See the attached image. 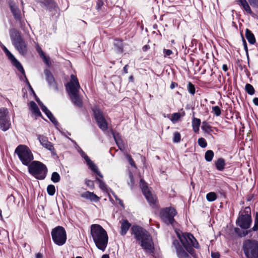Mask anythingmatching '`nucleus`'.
Returning a JSON list of instances; mask_svg holds the SVG:
<instances>
[{"mask_svg":"<svg viewBox=\"0 0 258 258\" xmlns=\"http://www.w3.org/2000/svg\"><path fill=\"white\" fill-rule=\"evenodd\" d=\"M242 249L246 258H258V242L246 239L243 242Z\"/></svg>","mask_w":258,"mask_h":258,"instance_id":"6e6552de","label":"nucleus"},{"mask_svg":"<svg viewBox=\"0 0 258 258\" xmlns=\"http://www.w3.org/2000/svg\"><path fill=\"white\" fill-rule=\"evenodd\" d=\"M79 152L82 157H83L87 162V161H89L90 159L89 157L86 154V153L83 151L81 149L80 150Z\"/></svg>","mask_w":258,"mask_h":258,"instance_id":"de8ad7c7","label":"nucleus"},{"mask_svg":"<svg viewBox=\"0 0 258 258\" xmlns=\"http://www.w3.org/2000/svg\"><path fill=\"white\" fill-rule=\"evenodd\" d=\"M251 223L250 209L249 207H246L245 210L239 216L237 224L241 228L246 229L249 228Z\"/></svg>","mask_w":258,"mask_h":258,"instance_id":"9d476101","label":"nucleus"},{"mask_svg":"<svg viewBox=\"0 0 258 258\" xmlns=\"http://www.w3.org/2000/svg\"><path fill=\"white\" fill-rule=\"evenodd\" d=\"M252 230L254 231L258 230V213H256L254 218V225L252 228Z\"/></svg>","mask_w":258,"mask_h":258,"instance_id":"c03bdc74","label":"nucleus"},{"mask_svg":"<svg viewBox=\"0 0 258 258\" xmlns=\"http://www.w3.org/2000/svg\"><path fill=\"white\" fill-rule=\"evenodd\" d=\"M113 137L118 146L119 149L120 150H123L124 148V144L123 143V142L120 138L119 135L118 134H115L113 132L112 133Z\"/></svg>","mask_w":258,"mask_h":258,"instance_id":"393cba45","label":"nucleus"},{"mask_svg":"<svg viewBox=\"0 0 258 258\" xmlns=\"http://www.w3.org/2000/svg\"><path fill=\"white\" fill-rule=\"evenodd\" d=\"M188 91L191 94L194 95L195 93V86L191 83L188 82L187 85Z\"/></svg>","mask_w":258,"mask_h":258,"instance_id":"37998d69","label":"nucleus"},{"mask_svg":"<svg viewBox=\"0 0 258 258\" xmlns=\"http://www.w3.org/2000/svg\"><path fill=\"white\" fill-rule=\"evenodd\" d=\"M198 144L202 148H205L207 146V143L206 140L203 138H201L198 139Z\"/></svg>","mask_w":258,"mask_h":258,"instance_id":"79ce46f5","label":"nucleus"},{"mask_svg":"<svg viewBox=\"0 0 258 258\" xmlns=\"http://www.w3.org/2000/svg\"><path fill=\"white\" fill-rule=\"evenodd\" d=\"M214 154L213 151L212 150H208L206 152L205 155V160L207 162H211L214 157Z\"/></svg>","mask_w":258,"mask_h":258,"instance_id":"7c9ffc66","label":"nucleus"},{"mask_svg":"<svg viewBox=\"0 0 258 258\" xmlns=\"http://www.w3.org/2000/svg\"><path fill=\"white\" fill-rule=\"evenodd\" d=\"M222 69L223 70V71H224L225 72H226L228 70V68H227V66L226 64H223V66H222Z\"/></svg>","mask_w":258,"mask_h":258,"instance_id":"338daca9","label":"nucleus"},{"mask_svg":"<svg viewBox=\"0 0 258 258\" xmlns=\"http://www.w3.org/2000/svg\"><path fill=\"white\" fill-rule=\"evenodd\" d=\"M242 41H243V46H244V48L245 51L246 52H247L248 48H247V44H246V41L244 40L243 37H242Z\"/></svg>","mask_w":258,"mask_h":258,"instance_id":"13d9d810","label":"nucleus"},{"mask_svg":"<svg viewBox=\"0 0 258 258\" xmlns=\"http://www.w3.org/2000/svg\"><path fill=\"white\" fill-rule=\"evenodd\" d=\"M250 5L253 7L258 8V0H248Z\"/></svg>","mask_w":258,"mask_h":258,"instance_id":"3c124183","label":"nucleus"},{"mask_svg":"<svg viewBox=\"0 0 258 258\" xmlns=\"http://www.w3.org/2000/svg\"><path fill=\"white\" fill-rule=\"evenodd\" d=\"M44 73L46 76V80L48 82L50 87L53 88L55 90H57L58 88L55 81L54 78L52 73L48 69H45L44 71Z\"/></svg>","mask_w":258,"mask_h":258,"instance_id":"a211bd4d","label":"nucleus"},{"mask_svg":"<svg viewBox=\"0 0 258 258\" xmlns=\"http://www.w3.org/2000/svg\"><path fill=\"white\" fill-rule=\"evenodd\" d=\"M140 186L142 189V192L146 197V199L150 205H154L156 202V198L151 192L147 186V184L143 179H141Z\"/></svg>","mask_w":258,"mask_h":258,"instance_id":"4468645a","label":"nucleus"},{"mask_svg":"<svg viewBox=\"0 0 258 258\" xmlns=\"http://www.w3.org/2000/svg\"><path fill=\"white\" fill-rule=\"evenodd\" d=\"M238 5L243 8V9L248 14H252V12L246 0H236Z\"/></svg>","mask_w":258,"mask_h":258,"instance_id":"5701e85b","label":"nucleus"},{"mask_svg":"<svg viewBox=\"0 0 258 258\" xmlns=\"http://www.w3.org/2000/svg\"><path fill=\"white\" fill-rule=\"evenodd\" d=\"M173 245L176 249V254L178 258H191L189 254L183 249L178 240H174Z\"/></svg>","mask_w":258,"mask_h":258,"instance_id":"f3484780","label":"nucleus"},{"mask_svg":"<svg viewBox=\"0 0 258 258\" xmlns=\"http://www.w3.org/2000/svg\"><path fill=\"white\" fill-rule=\"evenodd\" d=\"M245 89L246 92L250 95H253L254 93V89L250 84H246L245 85Z\"/></svg>","mask_w":258,"mask_h":258,"instance_id":"473e14b6","label":"nucleus"},{"mask_svg":"<svg viewBox=\"0 0 258 258\" xmlns=\"http://www.w3.org/2000/svg\"><path fill=\"white\" fill-rule=\"evenodd\" d=\"M212 112L217 116H219L221 114V110L220 108L218 106H213L212 108Z\"/></svg>","mask_w":258,"mask_h":258,"instance_id":"4c0bfd02","label":"nucleus"},{"mask_svg":"<svg viewBox=\"0 0 258 258\" xmlns=\"http://www.w3.org/2000/svg\"><path fill=\"white\" fill-rule=\"evenodd\" d=\"M211 126L206 121L202 122V129L205 132L209 133L211 131Z\"/></svg>","mask_w":258,"mask_h":258,"instance_id":"e433bc0d","label":"nucleus"},{"mask_svg":"<svg viewBox=\"0 0 258 258\" xmlns=\"http://www.w3.org/2000/svg\"><path fill=\"white\" fill-rule=\"evenodd\" d=\"M37 50L38 52L39 53L40 56H42V55L43 56L44 54H45L41 48L38 47L37 48Z\"/></svg>","mask_w":258,"mask_h":258,"instance_id":"bf43d9fd","label":"nucleus"},{"mask_svg":"<svg viewBox=\"0 0 258 258\" xmlns=\"http://www.w3.org/2000/svg\"><path fill=\"white\" fill-rule=\"evenodd\" d=\"M114 45L115 47L116 50L118 52H122L123 51V44L122 40L119 39H115Z\"/></svg>","mask_w":258,"mask_h":258,"instance_id":"c756f323","label":"nucleus"},{"mask_svg":"<svg viewBox=\"0 0 258 258\" xmlns=\"http://www.w3.org/2000/svg\"><path fill=\"white\" fill-rule=\"evenodd\" d=\"M96 179L99 183V186L100 189L103 190H107V186L105 182L97 177L96 178Z\"/></svg>","mask_w":258,"mask_h":258,"instance_id":"ea45409f","label":"nucleus"},{"mask_svg":"<svg viewBox=\"0 0 258 258\" xmlns=\"http://www.w3.org/2000/svg\"><path fill=\"white\" fill-rule=\"evenodd\" d=\"M131 230L132 234L142 248L147 252L153 253L154 249V243L149 233L146 230L139 226H133Z\"/></svg>","mask_w":258,"mask_h":258,"instance_id":"f257e3e1","label":"nucleus"},{"mask_svg":"<svg viewBox=\"0 0 258 258\" xmlns=\"http://www.w3.org/2000/svg\"><path fill=\"white\" fill-rule=\"evenodd\" d=\"M217 196L215 192H210L206 195V199L209 202H213L217 199Z\"/></svg>","mask_w":258,"mask_h":258,"instance_id":"2f4dec72","label":"nucleus"},{"mask_svg":"<svg viewBox=\"0 0 258 258\" xmlns=\"http://www.w3.org/2000/svg\"><path fill=\"white\" fill-rule=\"evenodd\" d=\"M6 55L7 56L8 58L11 61V62L13 64V65L15 66L18 69V70L20 71L24 76L26 80L27 83L29 85L30 88L32 89V88L28 80L26 78L25 74V71L20 62L14 57V56L11 53L10 51L7 53H6Z\"/></svg>","mask_w":258,"mask_h":258,"instance_id":"2eb2a0df","label":"nucleus"},{"mask_svg":"<svg viewBox=\"0 0 258 258\" xmlns=\"http://www.w3.org/2000/svg\"><path fill=\"white\" fill-rule=\"evenodd\" d=\"M120 222L121 223L120 234L122 236H124L126 234L127 231L131 226V224L127 220H122Z\"/></svg>","mask_w":258,"mask_h":258,"instance_id":"6ab92c4d","label":"nucleus"},{"mask_svg":"<svg viewBox=\"0 0 258 258\" xmlns=\"http://www.w3.org/2000/svg\"><path fill=\"white\" fill-rule=\"evenodd\" d=\"M91 234L96 247L104 251L108 241L107 232L100 225L92 224L91 226Z\"/></svg>","mask_w":258,"mask_h":258,"instance_id":"f03ea898","label":"nucleus"},{"mask_svg":"<svg viewBox=\"0 0 258 258\" xmlns=\"http://www.w3.org/2000/svg\"><path fill=\"white\" fill-rule=\"evenodd\" d=\"M245 37L250 44H253L255 42L254 35L248 29L245 30Z\"/></svg>","mask_w":258,"mask_h":258,"instance_id":"bb28decb","label":"nucleus"},{"mask_svg":"<svg viewBox=\"0 0 258 258\" xmlns=\"http://www.w3.org/2000/svg\"><path fill=\"white\" fill-rule=\"evenodd\" d=\"M253 102L255 105L258 106V98L255 97L253 98Z\"/></svg>","mask_w":258,"mask_h":258,"instance_id":"e2e57ef3","label":"nucleus"},{"mask_svg":"<svg viewBox=\"0 0 258 258\" xmlns=\"http://www.w3.org/2000/svg\"><path fill=\"white\" fill-rule=\"evenodd\" d=\"M30 109L32 112V113L36 116H41V113L40 111L39 108L38 107L37 104L34 101H31L30 103Z\"/></svg>","mask_w":258,"mask_h":258,"instance_id":"b1692460","label":"nucleus"},{"mask_svg":"<svg viewBox=\"0 0 258 258\" xmlns=\"http://www.w3.org/2000/svg\"><path fill=\"white\" fill-rule=\"evenodd\" d=\"M130 181L128 182V184L131 186V188L133 187L134 184V179L133 173L130 171L129 173Z\"/></svg>","mask_w":258,"mask_h":258,"instance_id":"a18cd8bd","label":"nucleus"},{"mask_svg":"<svg viewBox=\"0 0 258 258\" xmlns=\"http://www.w3.org/2000/svg\"><path fill=\"white\" fill-rule=\"evenodd\" d=\"M37 102L40 105L42 110L45 113L46 115H48V114H50V111L47 109V108L40 101V100H36Z\"/></svg>","mask_w":258,"mask_h":258,"instance_id":"72a5a7b5","label":"nucleus"},{"mask_svg":"<svg viewBox=\"0 0 258 258\" xmlns=\"http://www.w3.org/2000/svg\"><path fill=\"white\" fill-rule=\"evenodd\" d=\"M9 111L6 108H0V127L3 131L9 129L11 126Z\"/></svg>","mask_w":258,"mask_h":258,"instance_id":"ddd939ff","label":"nucleus"},{"mask_svg":"<svg viewBox=\"0 0 258 258\" xmlns=\"http://www.w3.org/2000/svg\"><path fill=\"white\" fill-rule=\"evenodd\" d=\"M66 87L73 103L78 107H81L83 102L79 94L80 86L75 75H71V81L66 84Z\"/></svg>","mask_w":258,"mask_h":258,"instance_id":"7ed1b4c3","label":"nucleus"},{"mask_svg":"<svg viewBox=\"0 0 258 258\" xmlns=\"http://www.w3.org/2000/svg\"><path fill=\"white\" fill-rule=\"evenodd\" d=\"M22 163L26 166L29 165L34 159L33 155L30 149L26 145H20L15 150Z\"/></svg>","mask_w":258,"mask_h":258,"instance_id":"0eeeda50","label":"nucleus"},{"mask_svg":"<svg viewBox=\"0 0 258 258\" xmlns=\"http://www.w3.org/2000/svg\"><path fill=\"white\" fill-rule=\"evenodd\" d=\"M149 46L147 45H146L143 46V50L144 51H147L149 49Z\"/></svg>","mask_w":258,"mask_h":258,"instance_id":"69168bd1","label":"nucleus"},{"mask_svg":"<svg viewBox=\"0 0 258 258\" xmlns=\"http://www.w3.org/2000/svg\"><path fill=\"white\" fill-rule=\"evenodd\" d=\"M216 169L218 171H223L225 166V161L223 158H220L217 159L215 163Z\"/></svg>","mask_w":258,"mask_h":258,"instance_id":"a878e982","label":"nucleus"},{"mask_svg":"<svg viewBox=\"0 0 258 258\" xmlns=\"http://www.w3.org/2000/svg\"><path fill=\"white\" fill-rule=\"evenodd\" d=\"M41 57L43 58V61L47 66H50V64L49 63V57L48 56H46L45 54H44V55H42L41 56Z\"/></svg>","mask_w":258,"mask_h":258,"instance_id":"603ef678","label":"nucleus"},{"mask_svg":"<svg viewBox=\"0 0 258 258\" xmlns=\"http://www.w3.org/2000/svg\"><path fill=\"white\" fill-rule=\"evenodd\" d=\"M240 231V229L238 228H236L235 229V231L236 233H237L240 236H245L247 234V231H243L242 234H239L238 232Z\"/></svg>","mask_w":258,"mask_h":258,"instance_id":"6e6d98bb","label":"nucleus"},{"mask_svg":"<svg viewBox=\"0 0 258 258\" xmlns=\"http://www.w3.org/2000/svg\"><path fill=\"white\" fill-rule=\"evenodd\" d=\"M176 234L183 246L189 253L192 254L193 252L192 247L196 248H199L198 242L190 233H184L181 235L179 232L176 231Z\"/></svg>","mask_w":258,"mask_h":258,"instance_id":"39448f33","label":"nucleus"},{"mask_svg":"<svg viewBox=\"0 0 258 258\" xmlns=\"http://www.w3.org/2000/svg\"><path fill=\"white\" fill-rule=\"evenodd\" d=\"M47 191L49 195L53 196L55 192V186L52 184L48 185L47 187Z\"/></svg>","mask_w":258,"mask_h":258,"instance_id":"c9c22d12","label":"nucleus"},{"mask_svg":"<svg viewBox=\"0 0 258 258\" xmlns=\"http://www.w3.org/2000/svg\"><path fill=\"white\" fill-rule=\"evenodd\" d=\"M212 258H219L220 254L218 252H214L212 253Z\"/></svg>","mask_w":258,"mask_h":258,"instance_id":"052dcab7","label":"nucleus"},{"mask_svg":"<svg viewBox=\"0 0 258 258\" xmlns=\"http://www.w3.org/2000/svg\"><path fill=\"white\" fill-rule=\"evenodd\" d=\"M176 210L172 207H168L163 209L160 212V216L162 220L167 225H172L175 220L174 216L176 215Z\"/></svg>","mask_w":258,"mask_h":258,"instance_id":"9b49d317","label":"nucleus"},{"mask_svg":"<svg viewBox=\"0 0 258 258\" xmlns=\"http://www.w3.org/2000/svg\"><path fill=\"white\" fill-rule=\"evenodd\" d=\"M51 236L54 242L58 245H63L67 240V234L64 228L57 226L52 229Z\"/></svg>","mask_w":258,"mask_h":258,"instance_id":"1a4fd4ad","label":"nucleus"},{"mask_svg":"<svg viewBox=\"0 0 258 258\" xmlns=\"http://www.w3.org/2000/svg\"><path fill=\"white\" fill-rule=\"evenodd\" d=\"M0 46L2 48V49L3 50V51L5 53V54L9 51V50L7 49V48L4 45H3L1 42H0Z\"/></svg>","mask_w":258,"mask_h":258,"instance_id":"4d7b16f0","label":"nucleus"},{"mask_svg":"<svg viewBox=\"0 0 258 258\" xmlns=\"http://www.w3.org/2000/svg\"><path fill=\"white\" fill-rule=\"evenodd\" d=\"M36 258H42V255L40 253H37L36 255Z\"/></svg>","mask_w":258,"mask_h":258,"instance_id":"774afa93","label":"nucleus"},{"mask_svg":"<svg viewBox=\"0 0 258 258\" xmlns=\"http://www.w3.org/2000/svg\"><path fill=\"white\" fill-rule=\"evenodd\" d=\"M89 168L95 173H96L101 178L103 177V175L98 170L97 166L90 159L86 162Z\"/></svg>","mask_w":258,"mask_h":258,"instance_id":"cd10ccee","label":"nucleus"},{"mask_svg":"<svg viewBox=\"0 0 258 258\" xmlns=\"http://www.w3.org/2000/svg\"><path fill=\"white\" fill-rule=\"evenodd\" d=\"M181 136L179 132H176L174 133L173 142L175 143H178L180 142Z\"/></svg>","mask_w":258,"mask_h":258,"instance_id":"58836bf2","label":"nucleus"},{"mask_svg":"<svg viewBox=\"0 0 258 258\" xmlns=\"http://www.w3.org/2000/svg\"><path fill=\"white\" fill-rule=\"evenodd\" d=\"M41 3L50 11L55 10L57 7V5L54 0H42Z\"/></svg>","mask_w":258,"mask_h":258,"instance_id":"412c9836","label":"nucleus"},{"mask_svg":"<svg viewBox=\"0 0 258 258\" xmlns=\"http://www.w3.org/2000/svg\"><path fill=\"white\" fill-rule=\"evenodd\" d=\"M181 114L180 113H174L172 114L171 118H170V120L173 122H176L177 121L180 117H181Z\"/></svg>","mask_w":258,"mask_h":258,"instance_id":"a19ab883","label":"nucleus"},{"mask_svg":"<svg viewBox=\"0 0 258 258\" xmlns=\"http://www.w3.org/2000/svg\"><path fill=\"white\" fill-rule=\"evenodd\" d=\"M51 179L53 182L56 183L60 181V177L57 172H54L51 175Z\"/></svg>","mask_w":258,"mask_h":258,"instance_id":"f704fd0d","label":"nucleus"},{"mask_svg":"<svg viewBox=\"0 0 258 258\" xmlns=\"http://www.w3.org/2000/svg\"><path fill=\"white\" fill-rule=\"evenodd\" d=\"M47 116L53 124H57L58 123L57 121L51 112H50V114H48V115H47Z\"/></svg>","mask_w":258,"mask_h":258,"instance_id":"49530a36","label":"nucleus"},{"mask_svg":"<svg viewBox=\"0 0 258 258\" xmlns=\"http://www.w3.org/2000/svg\"><path fill=\"white\" fill-rule=\"evenodd\" d=\"M103 5V3L101 0H98L96 4V9L99 10H100Z\"/></svg>","mask_w":258,"mask_h":258,"instance_id":"5fc2aeb1","label":"nucleus"},{"mask_svg":"<svg viewBox=\"0 0 258 258\" xmlns=\"http://www.w3.org/2000/svg\"><path fill=\"white\" fill-rule=\"evenodd\" d=\"M10 36L13 44L18 51L22 55H26L28 50L27 46L19 31L15 29H11Z\"/></svg>","mask_w":258,"mask_h":258,"instance_id":"20e7f679","label":"nucleus"},{"mask_svg":"<svg viewBox=\"0 0 258 258\" xmlns=\"http://www.w3.org/2000/svg\"><path fill=\"white\" fill-rule=\"evenodd\" d=\"M95 119L99 127L102 131H106L108 129V123L102 112L97 107L93 109Z\"/></svg>","mask_w":258,"mask_h":258,"instance_id":"f8f14e48","label":"nucleus"},{"mask_svg":"<svg viewBox=\"0 0 258 258\" xmlns=\"http://www.w3.org/2000/svg\"><path fill=\"white\" fill-rule=\"evenodd\" d=\"M9 6L14 17L16 19H19L20 18V11L15 5L13 2H11L9 3Z\"/></svg>","mask_w":258,"mask_h":258,"instance_id":"4be33fe9","label":"nucleus"},{"mask_svg":"<svg viewBox=\"0 0 258 258\" xmlns=\"http://www.w3.org/2000/svg\"><path fill=\"white\" fill-rule=\"evenodd\" d=\"M29 173L36 179H44L47 172V168L45 164L38 161H33L28 166Z\"/></svg>","mask_w":258,"mask_h":258,"instance_id":"423d86ee","label":"nucleus"},{"mask_svg":"<svg viewBox=\"0 0 258 258\" xmlns=\"http://www.w3.org/2000/svg\"><path fill=\"white\" fill-rule=\"evenodd\" d=\"M127 67H128V65H125L124 67H123V71L124 72V73L125 74H127L128 73V71H127Z\"/></svg>","mask_w":258,"mask_h":258,"instance_id":"0e129e2a","label":"nucleus"},{"mask_svg":"<svg viewBox=\"0 0 258 258\" xmlns=\"http://www.w3.org/2000/svg\"><path fill=\"white\" fill-rule=\"evenodd\" d=\"M126 158L129 162V163L130 164V165L132 166H134V167H135V162L133 160V159H132V157L131 155H126Z\"/></svg>","mask_w":258,"mask_h":258,"instance_id":"09e8293b","label":"nucleus"},{"mask_svg":"<svg viewBox=\"0 0 258 258\" xmlns=\"http://www.w3.org/2000/svg\"><path fill=\"white\" fill-rule=\"evenodd\" d=\"M81 197L95 202H98L100 199V198L93 192L88 191L83 193L81 195Z\"/></svg>","mask_w":258,"mask_h":258,"instance_id":"aec40b11","label":"nucleus"},{"mask_svg":"<svg viewBox=\"0 0 258 258\" xmlns=\"http://www.w3.org/2000/svg\"><path fill=\"white\" fill-rule=\"evenodd\" d=\"M200 124L201 120L199 118L194 117L192 120V126L193 130L195 133H198L199 132Z\"/></svg>","mask_w":258,"mask_h":258,"instance_id":"c85d7f7f","label":"nucleus"},{"mask_svg":"<svg viewBox=\"0 0 258 258\" xmlns=\"http://www.w3.org/2000/svg\"><path fill=\"white\" fill-rule=\"evenodd\" d=\"M85 184L86 185L91 188H93L94 187V183L93 181L89 180V179H86L85 180Z\"/></svg>","mask_w":258,"mask_h":258,"instance_id":"8fccbe9b","label":"nucleus"},{"mask_svg":"<svg viewBox=\"0 0 258 258\" xmlns=\"http://www.w3.org/2000/svg\"><path fill=\"white\" fill-rule=\"evenodd\" d=\"M176 86H177V84L175 83V82H172L171 85H170V88L171 89H174Z\"/></svg>","mask_w":258,"mask_h":258,"instance_id":"680f3d73","label":"nucleus"},{"mask_svg":"<svg viewBox=\"0 0 258 258\" xmlns=\"http://www.w3.org/2000/svg\"><path fill=\"white\" fill-rule=\"evenodd\" d=\"M40 144L45 148L49 150L52 155H56L54 148L53 144L48 141L46 137L43 135H38L37 137Z\"/></svg>","mask_w":258,"mask_h":258,"instance_id":"dca6fc26","label":"nucleus"},{"mask_svg":"<svg viewBox=\"0 0 258 258\" xmlns=\"http://www.w3.org/2000/svg\"><path fill=\"white\" fill-rule=\"evenodd\" d=\"M163 52H164V57H166V56H169L171 54H172V53H173L171 50H170V49H164Z\"/></svg>","mask_w":258,"mask_h":258,"instance_id":"864d4df0","label":"nucleus"}]
</instances>
